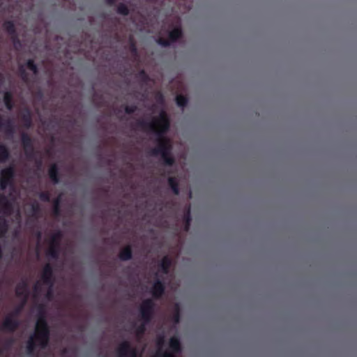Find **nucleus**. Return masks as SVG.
Wrapping results in <instances>:
<instances>
[{
    "label": "nucleus",
    "mask_w": 357,
    "mask_h": 357,
    "mask_svg": "<svg viewBox=\"0 0 357 357\" xmlns=\"http://www.w3.org/2000/svg\"><path fill=\"white\" fill-rule=\"evenodd\" d=\"M183 219H184L185 223H186V225H188V226H190V222H191L192 218H191V215H190V208L188 209V211L185 214Z\"/></svg>",
    "instance_id": "43"
},
{
    "label": "nucleus",
    "mask_w": 357,
    "mask_h": 357,
    "mask_svg": "<svg viewBox=\"0 0 357 357\" xmlns=\"http://www.w3.org/2000/svg\"><path fill=\"white\" fill-rule=\"evenodd\" d=\"M118 357H137V350L128 341H123L116 349Z\"/></svg>",
    "instance_id": "5"
},
{
    "label": "nucleus",
    "mask_w": 357,
    "mask_h": 357,
    "mask_svg": "<svg viewBox=\"0 0 357 357\" xmlns=\"http://www.w3.org/2000/svg\"><path fill=\"white\" fill-rule=\"evenodd\" d=\"M159 356L160 357H176L174 354H170V353H167V352L160 354H159Z\"/></svg>",
    "instance_id": "46"
},
{
    "label": "nucleus",
    "mask_w": 357,
    "mask_h": 357,
    "mask_svg": "<svg viewBox=\"0 0 357 357\" xmlns=\"http://www.w3.org/2000/svg\"><path fill=\"white\" fill-rule=\"evenodd\" d=\"M63 237L61 231L57 230L52 234L50 241V245L60 247L61 240Z\"/></svg>",
    "instance_id": "23"
},
{
    "label": "nucleus",
    "mask_w": 357,
    "mask_h": 357,
    "mask_svg": "<svg viewBox=\"0 0 357 357\" xmlns=\"http://www.w3.org/2000/svg\"><path fill=\"white\" fill-rule=\"evenodd\" d=\"M137 77L141 80L142 83H147L149 81V76L145 72L144 70H141L138 74Z\"/></svg>",
    "instance_id": "33"
},
{
    "label": "nucleus",
    "mask_w": 357,
    "mask_h": 357,
    "mask_svg": "<svg viewBox=\"0 0 357 357\" xmlns=\"http://www.w3.org/2000/svg\"><path fill=\"white\" fill-rule=\"evenodd\" d=\"M165 291V285L162 280L159 278H156L153 284L151 293L152 296L155 299L160 298Z\"/></svg>",
    "instance_id": "8"
},
{
    "label": "nucleus",
    "mask_w": 357,
    "mask_h": 357,
    "mask_svg": "<svg viewBox=\"0 0 357 357\" xmlns=\"http://www.w3.org/2000/svg\"><path fill=\"white\" fill-rule=\"evenodd\" d=\"M36 164H37V165L38 167H40L42 165V160H41V159H38V160H36Z\"/></svg>",
    "instance_id": "49"
},
{
    "label": "nucleus",
    "mask_w": 357,
    "mask_h": 357,
    "mask_svg": "<svg viewBox=\"0 0 357 357\" xmlns=\"http://www.w3.org/2000/svg\"><path fill=\"white\" fill-rule=\"evenodd\" d=\"M38 197L42 202H50V194L47 191L40 192L38 195Z\"/></svg>",
    "instance_id": "36"
},
{
    "label": "nucleus",
    "mask_w": 357,
    "mask_h": 357,
    "mask_svg": "<svg viewBox=\"0 0 357 357\" xmlns=\"http://www.w3.org/2000/svg\"><path fill=\"white\" fill-rule=\"evenodd\" d=\"M172 266V259L169 256H165L159 264L160 270L164 273L167 274Z\"/></svg>",
    "instance_id": "17"
},
{
    "label": "nucleus",
    "mask_w": 357,
    "mask_h": 357,
    "mask_svg": "<svg viewBox=\"0 0 357 357\" xmlns=\"http://www.w3.org/2000/svg\"><path fill=\"white\" fill-rule=\"evenodd\" d=\"M41 347L39 345L38 340L34 336V334L31 335L26 343V351L27 354L31 355L33 354L37 347Z\"/></svg>",
    "instance_id": "16"
},
{
    "label": "nucleus",
    "mask_w": 357,
    "mask_h": 357,
    "mask_svg": "<svg viewBox=\"0 0 357 357\" xmlns=\"http://www.w3.org/2000/svg\"><path fill=\"white\" fill-rule=\"evenodd\" d=\"M129 51H130L131 55L133 57H135V58L138 57L137 47V45H136V43L133 40V38H130V41H129Z\"/></svg>",
    "instance_id": "28"
},
{
    "label": "nucleus",
    "mask_w": 357,
    "mask_h": 357,
    "mask_svg": "<svg viewBox=\"0 0 357 357\" xmlns=\"http://www.w3.org/2000/svg\"><path fill=\"white\" fill-rule=\"evenodd\" d=\"M13 183H10L8 181L4 180L3 178L0 177V188H1V190H4L5 189H6V188L8 186H13Z\"/></svg>",
    "instance_id": "41"
},
{
    "label": "nucleus",
    "mask_w": 357,
    "mask_h": 357,
    "mask_svg": "<svg viewBox=\"0 0 357 357\" xmlns=\"http://www.w3.org/2000/svg\"><path fill=\"white\" fill-rule=\"evenodd\" d=\"M148 324H145L144 321H142V323L137 328L136 333L138 335H142L144 334L146 331V326Z\"/></svg>",
    "instance_id": "38"
},
{
    "label": "nucleus",
    "mask_w": 357,
    "mask_h": 357,
    "mask_svg": "<svg viewBox=\"0 0 357 357\" xmlns=\"http://www.w3.org/2000/svg\"><path fill=\"white\" fill-rule=\"evenodd\" d=\"M38 289H39L38 286L37 284H36V285L34 286V290H35L36 291H38Z\"/></svg>",
    "instance_id": "53"
},
{
    "label": "nucleus",
    "mask_w": 357,
    "mask_h": 357,
    "mask_svg": "<svg viewBox=\"0 0 357 357\" xmlns=\"http://www.w3.org/2000/svg\"><path fill=\"white\" fill-rule=\"evenodd\" d=\"M132 257V247L130 245H128L123 248L119 254V258L121 261H128L130 260Z\"/></svg>",
    "instance_id": "14"
},
{
    "label": "nucleus",
    "mask_w": 357,
    "mask_h": 357,
    "mask_svg": "<svg viewBox=\"0 0 357 357\" xmlns=\"http://www.w3.org/2000/svg\"><path fill=\"white\" fill-rule=\"evenodd\" d=\"M157 43L158 44H159L160 45L162 46V47H169L170 45V43H172L169 39H165L164 38H161L160 37L158 40H157Z\"/></svg>",
    "instance_id": "37"
},
{
    "label": "nucleus",
    "mask_w": 357,
    "mask_h": 357,
    "mask_svg": "<svg viewBox=\"0 0 357 357\" xmlns=\"http://www.w3.org/2000/svg\"><path fill=\"white\" fill-rule=\"evenodd\" d=\"M0 209L6 215H10L13 210L12 204L8 201L7 197L0 194Z\"/></svg>",
    "instance_id": "12"
},
{
    "label": "nucleus",
    "mask_w": 357,
    "mask_h": 357,
    "mask_svg": "<svg viewBox=\"0 0 357 357\" xmlns=\"http://www.w3.org/2000/svg\"><path fill=\"white\" fill-rule=\"evenodd\" d=\"M176 102L178 107H185L188 102V99L183 95H178L176 97Z\"/></svg>",
    "instance_id": "30"
},
{
    "label": "nucleus",
    "mask_w": 357,
    "mask_h": 357,
    "mask_svg": "<svg viewBox=\"0 0 357 357\" xmlns=\"http://www.w3.org/2000/svg\"><path fill=\"white\" fill-rule=\"evenodd\" d=\"M25 301H23L20 305L17 307L10 314H9V316H11L13 318L16 319L19 314H20L22 308L24 307L25 305Z\"/></svg>",
    "instance_id": "34"
},
{
    "label": "nucleus",
    "mask_w": 357,
    "mask_h": 357,
    "mask_svg": "<svg viewBox=\"0 0 357 357\" xmlns=\"http://www.w3.org/2000/svg\"><path fill=\"white\" fill-rule=\"evenodd\" d=\"M21 120L26 128H30L32 126L31 113L29 109L25 108L21 115Z\"/></svg>",
    "instance_id": "15"
},
{
    "label": "nucleus",
    "mask_w": 357,
    "mask_h": 357,
    "mask_svg": "<svg viewBox=\"0 0 357 357\" xmlns=\"http://www.w3.org/2000/svg\"><path fill=\"white\" fill-rule=\"evenodd\" d=\"M8 230V223L6 219L0 215V238L5 236Z\"/></svg>",
    "instance_id": "26"
},
{
    "label": "nucleus",
    "mask_w": 357,
    "mask_h": 357,
    "mask_svg": "<svg viewBox=\"0 0 357 357\" xmlns=\"http://www.w3.org/2000/svg\"><path fill=\"white\" fill-rule=\"evenodd\" d=\"M26 66L28 69L31 70L34 75L38 74V68L34 60L33 59H29L26 61Z\"/></svg>",
    "instance_id": "29"
},
{
    "label": "nucleus",
    "mask_w": 357,
    "mask_h": 357,
    "mask_svg": "<svg viewBox=\"0 0 357 357\" xmlns=\"http://www.w3.org/2000/svg\"><path fill=\"white\" fill-rule=\"evenodd\" d=\"M3 30L9 35V36L17 33L15 23L12 20H6L2 24Z\"/></svg>",
    "instance_id": "18"
},
{
    "label": "nucleus",
    "mask_w": 357,
    "mask_h": 357,
    "mask_svg": "<svg viewBox=\"0 0 357 357\" xmlns=\"http://www.w3.org/2000/svg\"><path fill=\"white\" fill-rule=\"evenodd\" d=\"M169 347L174 353H179L181 351V342L176 337H172L169 339Z\"/></svg>",
    "instance_id": "24"
},
{
    "label": "nucleus",
    "mask_w": 357,
    "mask_h": 357,
    "mask_svg": "<svg viewBox=\"0 0 357 357\" xmlns=\"http://www.w3.org/2000/svg\"><path fill=\"white\" fill-rule=\"evenodd\" d=\"M15 176V168L14 165H10L1 171V178L8 181L13 184L14 183Z\"/></svg>",
    "instance_id": "11"
},
{
    "label": "nucleus",
    "mask_w": 357,
    "mask_h": 357,
    "mask_svg": "<svg viewBox=\"0 0 357 357\" xmlns=\"http://www.w3.org/2000/svg\"><path fill=\"white\" fill-rule=\"evenodd\" d=\"M37 236H38V238H40V237H41V233H40V231H38V232Z\"/></svg>",
    "instance_id": "54"
},
{
    "label": "nucleus",
    "mask_w": 357,
    "mask_h": 357,
    "mask_svg": "<svg viewBox=\"0 0 357 357\" xmlns=\"http://www.w3.org/2000/svg\"><path fill=\"white\" fill-rule=\"evenodd\" d=\"M15 294L17 297H23L25 303L29 296L28 283L26 280H22L18 283L15 288Z\"/></svg>",
    "instance_id": "10"
},
{
    "label": "nucleus",
    "mask_w": 357,
    "mask_h": 357,
    "mask_svg": "<svg viewBox=\"0 0 357 357\" xmlns=\"http://www.w3.org/2000/svg\"><path fill=\"white\" fill-rule=\"evenodd\" d=\"M41 279L44 284L53 287L54 282V271L50 264H47L43 267Z\"/></svg>",
    "instance_id": "6"
},
{
    "label": "nucleus",
    "mask_w": 357,
    "mask_h": 357,
    "mask_svg": "<svg viewBox=\"0 0 357 357\" xmlns=\"http://www.w3.org/2000/svg\"><path fill=\"white\" fill-rule=\"evenodd\" d=\"M3 75L0 73V84L3 82Z\"/></svg>",
    "instance_id": "50"
},
{
    "label": "nucleus",
    "mask_w": 357,
    "mask_h": 357,
    "mask_svg": "<svg viewBox=\"0 0 357 357\" xmlns=\"http://www.w3.org/2000/svg\"><path fill=\"white\" fill-rule=\"evenodd\" d=\"M155 303L151 298H147L142 301L139 307L140 317L145 324H149L154 315Z\"/></svg>",
    "instance_id": "3"
},
{
    "label": "nucleus",
    "mask_w": 357,
    "mask_h": 357,
    "mask_svg": "<svg viewBox=\"0 0 357 357\" xmlns=\"http://www.w3.org/2000/svg\"><path fill=\"white\" fill-rule=\"evenodd\" d=\"M10 38L15 49H18L22 47V42L19 38L17 32L10 36Z\"/></svg>",
    "instance_id": "32"
},
{
    "label": "nucleus",
    "mask_w": 357,
    "mask_h": 357,
    "mask_svg": "<svg viewBox=\"0 0 357 357\" xmlns=\"http://www.w3.org/2000/svg\"><path fill=\"white\" fill-rule=\"evenodd\" d=\"M10 154L8 148L0 143V163L6 162L10 158Z\"/></svg>",
    "instance_id": "22"
},
{
    "label": "nucleus",
    "mask_w": 357,
    "mask_h": 357,
    "mask_svg": "<svg viewBox=\"0 0 357 357\" xmlns=\"http://www.w3.org/2000/svg\"><path fill=\"white\" fill-rule=\"evenodd\" d=\"M50 331L47 317H38L34 336L38 340L41 349H45L50 341Z\"/></svg>",
    "instance_id": "2"
},
{
    "label": "nucleus",
    "mask_w": 357,
    "mask_h": 357,
    "mask_svg": "<svg viewBox=\"0 0 357 357\" xmlns=\"http://www.w3.org/2000/svg\"><path fill=\"white\" fill-rule=\"evenodd\" d=\"M49 289L47 291V297L48 298H50L52 296V287H51L50 286H49Z\"/></svg>",
    "instance_id": "47"
},
{
    "label": "nucleus",
    "mask_w": 357,
    "mask_h": 357,
    "mask_svg": "<svg viewBox=\"0 0 357 357\" xmlns=\"http://www.w3.org/2000/svg\"><path fill=\"white\" fill-rule=\"evenodd\" d=\"M67 352H68L67 349H63L62 350V354H67Z\"/></svg>",
    "instance_id": "52"
},
{
    "label": "nucleus",
    "mask_w": 357,
    "mask_h": 357,
    "mask_svg": "<svg viewBox=\"0 0 357 357\" xmlns=\"http://www.w3.org/2000/svg\"><path fill=\"white\" fill-rule=\"evenodd\" d=\"M59 252L60 247L50 245L47 255L53 259H57L59 257Z\"/></svg>",
    "instance_id": "27"
},
{
    "label": "nucleus",
    "mask_w": 357,
    "mask_h": 357,
    "mask_svg": "<svg viewBox=\"0 0 357 357\" xmlns=\"http://www.w3.org/2000/svg\"><path fill=\"white\" fill-rule=\"evenodd\" d=\"M19 73H20V77L21 79L24 82H28L29 81V75L27 73V72L26 71L24 67L23 66H20L19 67Z\"/></svg>",
    "instance_id": "35"
},
{
    "label": "nucleus",
    "mask_w": 357,
    "mask_h": 357,
    "mask_svg": "<svg viewBox=\"0 0 357 357\" xmlns=\"http://www.w3.org/2000/svg\"><path fill=\"white\" fill-rule=\"evenodd\" d=\"M165 338L164 336H160L157 339V345L158 347H162L164 344Z\"/></svg>",
    "instance_id": "45"
},
{
    "label": "nucleus",
    "mask_w": 357,
    "mask_h": 357,
    "mask_svg": "<svg viewBox=\"0 0 357 357\" xmlns=\"http://www.w3.org/2000/svg\"><path fill=\"white\" fill-rule=\"evenodd\" d=\"M160 98L162 100L163 99L162 96L161 94L160 95Z\"/></svg>",
    "instance_id": "55"
},
{
    "label": "nucleus",
    "mask_w": 357,
    "mask_h": 357,
    "mask_svg": "<svg viewBox=\"0 0 357 357\" xmlns=\"http://www.w3.org/2000/svg\"><path fill=\"white\" fill-rule=\"evenodd\" d=\"M61 202V195H59L56 198H55L52 201V203H53L52 211H53L54 215H55V216L60 215V213H61V208H60Z\"/></svg>",
    "instance_id": "25"
},
{
    "label": "nucleus",
    "mask_w": 357,
    "mask_h": 357,
    "mask_svg": "<svg viewBox=\"0 0 357 357\" xmlns=\"http://www.w3.org/2000/svg\"><path fill=\"white\" fill-rule=\"evenodd\" d=\"M137 109V107L135 105H126L124 107L125 112L127 114H132L135 113Z\"/></svg>",
    "instance_id": "39"
},
{
    "label": "nucleus",
    "mask_w": 357,
    "mask_h": 357,
    "mask_svg": "<svg viewBox=\"0 0 357 357\" xmlns=\"http://www.w3.org/2000/svg\"><path fill=\"white\" fill-rule=\"evenodd\" d=\"M183 36V31L180 26L175 27L168 33V38L172 43L176 42Z\"/></svg>",
    "instance_id": "19"
},
{
    "label": "nucleus",
    "mask_w": 357,
    "mask_h": 357,
    "mask_svg": "<svg viewBox=\"0 0 357 357\" xmlns=\"http://www.w3.org/2000/svg\"><path fill=\"white\" fill-rule=\"evenodd\" d=\"M48 176L50 180L54 184H57L60 181L59 169L57 164L53 163L48 169Z\"/></svg>",
    "instance_id": "13"
},
{
    "label": "nucleus",
    "mask_w": 357,
    "mask_h": 357,
    "mask_svg": "<svg viewBox=\"0 0 357 357\" xmlns=\"http://www.w3.org/2000/svg\"><path fill=\"white\" fill-rule=\"evenodd\" d=\"M3 102L8 110L14 107L13 96L10 91H6L3 94Z\"/></svg>",
    "instance_id": "21"
},
{
    "label": "nucleus",
    "mask_w": 357,
    "mask_h": 357,
    "mask_svg": "<svg viewBox=\"0 0 357 357\" xmlns=\"http://www.w3.org/2000/svg\"><path fill=\"white\" fill-rule=\"evenodd\" d=\"M116 11L119 14L124 16H126L129 14V9L128 6L123 3H119L117 6Z\"/></svg>",
    "instance_id": "31"
},
{
    "label": "nucleus",
    "mask_w": 357,
    "mask_h": 357,
    "mask_svg": "<svg viewBox=\"0 0 357 357\" xmlns=\"http://www.w3.org/2000/svg\"><path fill=\"white\" fill-rule=\"evenodd\" d=\"M190 229V226H188V225H186V223H185V230L186 231H188Z\"/></svg>",
    "instance_id": "51"
},
{
    "label": "nucleus",
    "mask_w": 357,
    "mask_h": 357,
    "mask_svg": "<svg viewBox=\"0 0 357 357\" xmlns=\"http://www.w3.org/2000/svg\"><path fill=\"white\" fill-rule=\"evenodd\" d=\"M20 326V321L18 319L13 318L11 316L8 315L3 320L1 324V330L13 333Z\"/></svg>",
    "instance_id": "7"
},
{
    "label": "nucleus",
    "mask_w": 357,
    "mask_h": 357,
    "mask_svg": "<svg viewBox=\"0 0 357 357\" xmlns=\"http://www.w3.org/2000/svg\"><path fill=\"white\" fill-rule=\"evenodd\" d=\"M107 5L113 6L114 5L116 0H105Z\"/></svg>",
    "instance_id": "48"
},
{
    "label": "nucleus",
    "mask_w": 357,
    "mask_h": 357,
    "mask_svg": "<svg viewBox=\"0 0 357 357\" xmlns=\"http://www.w3.org/2000/svg\"><path fill=\"white\" fill-rule=\"evenodd\" d=\"M38 308V313L37 314V318L42 317H46V312H45L44 305H40Z\"/></svg>",
    "instance_id": "42"
},
{
    "label": "nucleus",
    "mask_w": 357,
    "mask_h": 357,
    "mask_svg": "<svg viewBox=\"0 0 357 357\" xmlns=\"http://www.w3.org/2000/svg\"><path fill=\"white\" fill-rule=\"evenodd\" d=\"M173 319L175 323H178L180 320V314L178 309H177L176 313L174 314Z\"/></svg>",
    "instance_id": "44"
},
{
    "label": "nucleus",
    "mask_w": 357,
    "mask_h": 357,
    "mask_svg": "<svg viewBox=\"0 0 357 357\" xmlns=\"http://www.w3.org/2000/svg\"><path fill=\"white\" fill-rule=\"evenodd\" d=\"M2 130L8 137H13L15 132L13 121L10 119L3 120L0 114V131Z\"/></svg>",
    "instance_id": "9"
},
{
    "label": "nucleus",
    "mask_w": 357,
    "mask_h": 357,
    "mask_svg": "<svg viewBox=\"0 0 357 357\" xmlns=\"http://www.w3.org/2000/svg\"><path fill=\"white\" fill-rule=\"evenodd\" d=\"M136 126L142 130L156 135L157 146L151 149V155L153 156L160 155L165 165L172 166L175 162L172 155V146L170 141L165 137L170 127L169 119L165 112L162 111L159 117L154 118L153 121L151 122L139 119L136 122Z\"/></svg>",
    "instance_id": "1"
},
{
    "label": "nucleus",
    "mask_w": 357,
    "mask_h": 357,
    "mask_svg": "<svg viewBox=\"0 0 357 357\" xmlns=\"http://www.w3.org/2000/svg\"><path fill=\"white\" fill-rule=\"evenodd\" d=\"M32 215L35 216L40 212V206L38 203L36 202L31 205Z\"/></svg>",
    "instance_id": "40"
},
{
    "label": "nucleus",
    "mask_w": 357,
    "mask_h": 357,
    "mask_svg": "<svg viewBox=\"0 0 357 357\" xmlns=\"http://www.w3.org/2000/svg\"><path fill=\"white\" fill-rule=\"evenodd\" d=\"M21 142L26 159L30 161L33 160L36 158V151L31 137L26 133H22Z\"/></svg>",
    "instance_id": "4"
},
{
    "label": "nucleus",
    "mask_w": 357,
    "mask_h": 357,
    "mask_svg": "<svg viewBox=\"0 0 357 357\" xmlns=\"http://www.w3.org/2000/svg\"><path fill=\"white\" fill-rule=\"evenodd\" d=\"M168 185L171 188L172 192L175 195H178L180 193L179 184L176 177L170 176L167 179Z\"/></svg>",
    "instance_id": "20"
}]
</instances>
